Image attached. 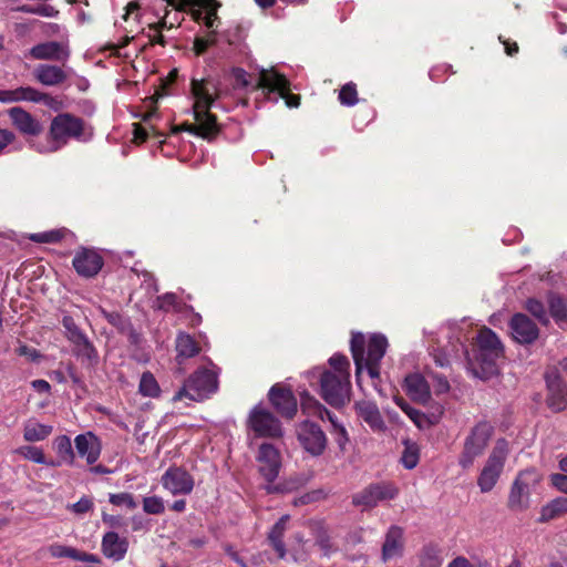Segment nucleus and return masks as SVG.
<instances>
[{"label": "nucleus", "mask_w": 567, "mask_h": 567, "mask_svg": "<svg viewBox=\"0 0 567 567\" xmlns=\"http://www.w3.org/2000/svg\"><path fill=\"white\" fill-rule=\"evenodd\" d=\"M503 346L494 331L483 328L478 331L473 353L467 359L468 370L481 380H489L498 373L497 360Z\"/></svg>", "instance_id": "nucleus-1"}, {"label": "nucleus", "mask_w": 567, "mask_h": 567, "mask_svg": "<svg viewBox=\"0 0 567 567\" xmlns=\"http://www.w3.org/2000/svg\"><path fill=\"white\" fill-rule=\"evenodd\" d=\"M85 133V123L81 117L71 113H60L50 123L48 142L35 144L39 153H54L64 147L70 140H82Z\"/></svg>", "instance_id": "nucleus-2"}, {"label": "nucleus", "mask_w": 567, "mask_h": 567, "mask_svg": "<svg viewBox=\"0 0 567 567\" xmlns=\"http://www.w3.org/2000/svg\"><path fill=\"white\" fill-rule=\"evenodd\" d=\"M365 339L362 333H354L351 338V352L355 364V372L359 375L363 368H367L372 379L379 377V364L384 357L388 340L382 334H373L368 342V353L364 357Z\"/></svg>", "instance_id": "nucleus-3"}, {"label": "nucleus", "mask_w": 567, "mask_h": 567, "mask_svg": "<svg viewBox=\"0 0 567 567\" xmlns=\"http://www.w3.org/2000/svg\"><path fill=\"white\" fill-rule=\"evenodd\" d=\"M212 369L199 368L190 374L184 382V385L176 392L173 400L200 402L209 398L218 389V371L210 362Z\"/></svg>", "instance_id": "nucleus-4"}, {"label": "nucleus", "mask_w": 567, "mask_h": 567, "mask_svg": "<svg viewBox=\"0 0 567 567\" xmlns=\"http://www.w3.org/2000/svg\"><path fill=\"white\" fill-rule=\"evenodd\" d=\"M350 378L344 373L336 374L323 371L320 377V394L331 406L339 408L350 400Z\"/></svg>", "instance_id": "nucleus-5"}, {"label": "nucleus", "mask_w": 567, "mask_h": 567, "mask_svg": "<svg viewBox=\"0 0 567 567\" xmlns=\"http://www.w3.org/2000/svg\"><path fill=\"white\" fill-rule=\"evenodd\" d=\"M493 434V426L487 422L477 423L464 441V447L458 458L463 468L473 465L476 457L485 451Z\"/></svg>", "instance_id": "nucleus-6"}, {"label": "nucleus", "mask_w": 567, "mask_h": 567, "mask_svg": "<svg viewBox=\"0 0 567 567\" xmlns=\"http://www.w3.org/2000/svg\"><path fill=\"white\" fill-rule=\"evenodd\" d=\"M192 94L194 117H205L206 121L217 122V117L210 113L214 102L219 99L218 85L212 80H192Z\"/></svg>", "instance_id": "nucleus-7"}, {"label": "nucleus", "mask_w": 567, "mask_h": 567, "mask_svg": "<svg viewBox=\"0 0 567 567\" xmlns=\"http://www.w3.org/2000/svg\"><path fill=\"white\" fill-rule=\"evenodd\" d=\"M400 493L399 487L389 481L371 483L352 496V504L363 511L372 509L382 502L395 499Z\"/></svg>", "instance_id": "nucleus-8"}, {"label": "nucleus", "mask_w": 567, "mask_h": 567, "mask_svg": "<svg viewBox=\"0 0 567 567\" xmlns=\"http://www.w3.org/2000/svg\"><path fill=\"white\" fill-rule=\"evenodd\" d=\"M507 454V442L498 440L478 476L477 484L481 492L487 493L493 489L503 472Z\"/></svg>", "instance_id": "nucleus-9"}, {"label": "nucleus", "mask_w": 567, "mask_h": 567, "mask_svg": "<svg viewBox=\"0 0 567 567\" xmlns=\"http://www.w3.org/2000/svg\"><path fill=\"white\" fill-rule=\"evenodd\" d=\"M256 89H264L268 92H278L289 107H298L300 96L290 93V82L287 78L274 69H262L259 72Z\"/></svg>", "instance_id": "nucleus-10"}, {"label": "nucleus", "mask_w": 567, "mask_h": 567, "mask_svg": "<svg viewBox=\"0 0 567 567\" xmlns=\"http://www.w3.org/2000/svg\"><path fill=\"white\" fill-rule=\"evenodd\" d=\"M296 434L302 449L312 456H320L327 449L328 439L323 430L315 422L306 420L296 427Z\"/></svg>", "instance_id": "nucleus-11"}, {"label": "nucleus", "mask_w": 567, "mask_h": 567, "mask_svg": "<svg viewBox=\"0 0 567 567\" xmlns=\"http://www.w3.org/2000/svg\"><path fill=\"white\" fill-rule=\"evenodd\" d=\"M250 429L258 435L265 437H281L282 429L279 420L271 412L261 406H256L249 414Z\"/></svg>", "instance_id": "nucleus-12"}, {"label": "nucleus", "mask_w": 567, "mask_h": 567, "mask_svg": "<svg viewBox=\"0 0 567 567\" xmlns=\"http://www.w3.org/2000/svg\"><path fill=\"white\" fill-rule=\"evenodd\" d=\"M301 409L303 412H308L318 415L321 420L327 417L333 426L334 441L341 451H344L349 442L348 433L346 429L340 425L334 415L331 414L322 404L310 396H305L301 402Z\"/></svg>", "instance_id": "nucleus-13"}, {"label": "nucleus", "mask_w": 567, "mask_h": 567, "mask_svg": "<svg viewBox=\"0 0 567 567\" xmlns=\"http://www.w3.org/2000/svg\"><path fill=\"white\" fill-rule=\"evenodd\" d=\"M257 461L259 472L268 483H272L281 467V455L277 447L269 443H262L259 447Z\"/></svg>", "instance_id": "nucleus-14"}, {"label": "nucleus", "mask_w": 567, "mask_h": 567, "mask_svg": "<svg viewBox=\"0 0 567 567\" xmlns=\"http://www.w3.org/2000/svg\"><path fill=\"white\" fill-rule=\"evenodd\" d=\"M162 484L173 495H187L194 488V480L181 467H171L162 476Z\"/></svg>", "instance_id": "nucleus-15"}, {"label": "nucleus", "mask_w": 567, "mask_h": 567, "mask_svg": "<svg viewBox=\"0 0 567 567\" xmlns=\"http://www.w3.org/2000/svg\"><path fill=\"white\" fill-rule=\"evenodd\" d=\"M545 378L548 388V406L555 412L563 411L567 406V386L557 374V370H547Z\"/></svg>", "instance_id": "nucleus-16"}, {"label": "nucleus", "mask_w": 567, "mask_h": 567, "mask_svg": "<svg viewBox=\"0 0 567 567\" xmlns=\"http://www.w3.org/2000/svg\"><path fill=\"white\" fill-rule=\"evenodd\" d=\"M72 262L76 272L86 278L96 276L103 267L102 256L97 251L87 248L76 251Z\"/></svg>", "instance_id": "nucleus-17"}, {"label": "nucleus", "mask_w": 567, "mask_h": 567, "mask_svg": "<svg viewBox=\"0 0 567 567\" xmlns=\"http://www.w3.org/2000/svg\"><path fill=\"white\" fill-rule=\"evenodd\" d=\"M509 327L514 339L519 343H533L539 336L535 322L524 313L514 315Z\"/></svg>", "instance_id": "nucleus-18"}, {"label": "nucleus", "mask_w": 567, "mask_h": 567, "mask_svg": "<svg viewBox=\"0 0 567 567\" xmlns=\"http://www.w3.org/2000/svg\"><path fill=\"white\" fill-rule=\"evenodd\" d=\"M8 114L13 126L22 134L35 136L43 131L40 121L20 106L11 107Z\"/></svg>", "instance_id": "nucleus-19"}, {"label": "nucleus", "mask_w": 567, "mask_h": 567, "mask_svg": "<svg viewBox=\"0 0 567 567\" xmlns=\"http://www.w3.org/2000/svg\"><path fill=\"white\" fill-rule=\"evenodd\" d=\"M269 400L279 414L291 419L297 413V400L292 392L280 386H272L269 391Z\"/></svg>", "instance_id": "nucleus-20"}, {"label": "nucleus", "mask_w": 567, "mask_h": 567, "mask_svg": "<svg viewBox=\"0 0 567 567\" xmlns=\"http://www.w3.org/2000/svg\"><path fill=\"white\" fill-rule=\"evenodd\" d=\"M30 55L37 60L66 61L70 56V50L64 43L49 41L32 47Z\"/></svg>", "instance_id": "nucleus-21"}, {"label": "nucleus", "mask_w": 567, "mask_h": 567, "mask_svg": "<svg viewBox=\"0 0 567 567\" xmlns=\"http://www.w3.org/2000/svg\"><path fill=\"white\" fill-rule=\"evenodd\" d=\"M404 391L416 403L426 404L431 399V391L427 381L420 373L406 375Z\"/></svg>", "instance_id": "nucleus-22"}, {"label": "nucleus", "mask_w": 567, "mask_h": 567, "mask_svg": "<svg viewBox=\"0 0 567 567\" xmlns=\"http://www.w3.org/2000/svg\"><path fill=\"white\" fill-rule=\"evenodd\" d=\"M75 449L81 457H85L87 464H94L101 454V443L92 433L80 434L74 440Z\"/></svg>", "instance_id": "nucleus-23"}, {"label": "nucleus", "mask_w": 567, "mask_h": 567, "mask_svg": "<svg viewBox=\"0 0 567 567\" xmlns=\"http://www.w3.org/2000/svg\"><path fill=\"white\" fill-rule=\"evenodd\" d=\"M168 6L175 8L178 11H183L185 7H198L207 10V14L204 18L205 25L212 28L214 21L217 18V10L220 3L217 0H165Z\"/></svg>", "instance_id": "nucleus-24"}, {"label": "nucleus", "mask_w": 567, "mask_h": 567, "mask_svg": "<svg viewBox=\"0 0 567 567\" xmlns=\"http://www.w3.org/2000/svg\"><path fill=\"white\" fill-rule=\"evenodd\" d=\"M355 411L358 416L367 423L372 431H385V422L383 421L379 408L370 401H360L355 403Z\"/></svg>", "instance_id": "nucleus-25"}, {"label": "nucleus", "mask_w": 567, "mask_h": 567, "mask_svg": "<svg viewBox=\"0 0 567 567\" xmlns=\"http://www.w3.org/2000/svg\"><path fill=\"white\" fill-rule=\"evenodd\" d=\"M101 547L104 556L118 561L125 557L128 542L126 538L120 537L117 533L109 532L103 536Z\"/></svg>", "instance_id": "nucleus-26"}, {"label": "nucleus", "mask_w": 567, "mask_h": 567, "mask_svg": "<svg viewBox=\"0 0 567 567\" xmlns=\"http://www.w3.org/2000/svg\"><path fill=\"white\" fill-rule=\"evenodd\" d=\"M33 75L38 82L47 86H55L68 79V73L60 66L53 64H40Z\"/></svg>", "instance_id": "nucleus-27"}, {"label": "nucleus", "mask_w": 567, "mask_h": 567, "mask_svg": "<svg viewBox=\"0 0 567 567\" xmlns=\"http://www.w3.org/2000/svg\"><path fill=\"white\" fill-rule=\"evenodd\" d=\"M403 550V530L399 526H391L385 535L382 546V560L388 561L400 556Z\"/></svg>", "instance_id": "nucleus-28"}, {"label": "nucleus", "mask_w": 567, "mask_h": 567, "mask_svg": "<svg viewBox=\"0 0 567 567\" xmlns=\"http://www.w3.org/2000/svg\"><path fill=\"white\" fill-rule=\"evenodd\" d=\"M524 474H519L514 481L508 496V507L514 511H522L527 506L529 495V484L524 480Z\"/></svg>", "instance_id": "nucleus-29"}, {"label": "nucleus", "mask_w": 567, "mask_h": 567, "mask_svg": "<svg viewBox=\"0 0 567 567\" xmlns=\"http://www.w3.org/2000/svg\"><path fill=\"white\" fill-rule=\"evenodd\" d=\"M194 124L185 123L181 126L179 130L209 141L219 134L220 125L217 122L206 121L204 116L202 118L199 116L194 117Z\"/></svg>", "instance_id": "nucleus-30"}, {"label": "nucleus", "mask_w": 567, "mask_h": 567, "mask_svg": "<svg viewBox=\"0 0 567 567\" xmlns=\"http://www.w3.org/2000/svg\"><path fill=\"white\" fill-rule=\"evenodd\" d=\"M176 352H177V361L182 363L184 359L193 358L197 355L200 351L198 343L194 340V338L185 332H181L176 338Z\"/></svg>", "instance_id": "nucleus-31"}, {"label": "nucleus", "mask_w": 567, "mask_h": 567, "mask_svg": "<svg viewBox=\"0 0 567 567\" xmlns=\"http://www.w3.org/2000/svg\"><path fill=\"white\" fill-rule=\"evenodd\" d=\"M567 514V497H557L542 507L538 520L547 523Z\"/></svg>", "instance_id": "nucleus-32"}, {"label": "nucleus", "mask_w": 567, "mask_h": 567, "mask_svg": "<svg viewBox=\"0 0 567 567\" xmlns=\"http://www.w3.org/2000/svg\"><path fill=\"white\" fill-rule=\"evenodd\" d=\"M53 431L51 425L41 424L30 420L24 424L23 437L28 442H38L47 439Z\"/></svg>", "instance_id": "nucleus-33"}, {"label": "nucleus", "mask_w": 567, "mask_h": 567, "mask_svg": "<svg viewBox=\"0 0 567 567\" xmlns=\"http://www.w3.org/2000/svg\"><path fill=\"white\" fill-rule=\"evenodd\" d=\"M289 519L288 515L282 516L272 527V529L269 533V540L275 548V550L278 553L279 558H284L286 555L285 545L281 540L284 533L286 530V524Z\"/></svg>", "instance_id": "nucleus-34"}, {"label": "nucleus", "mask_w": 567, "mask_h": 567, "mask_svg": "<svg viewBox=\"0 0 567 567\" xmlns=\"http://www.w3.org/2000/svg\"><path fill=\"white\" fill-rule=\"evenodd\" d=\"M53 449L60 461L72 465L74 463L75 454L72 449L71 439L68 435H60L53 441Z\"/></svg>", "instance_id": "nucleus-35"}, {"label": "nucleus", "mask_w": 567, "mask_h": 567, "mask_svg": "<svg viewBox=\"0 0 567 567\" xmlns=\"http://www.w3.org/2000/svg\"><path fill=\"white\" fill-rule=\"evenodd\" d=\"M74 347L76 355L80 357L85 364L93 367L97 363V351L86 337L74 343Z\"/></svg>", "instance_id": "nucleus-36"}, {"label": "nucleus", "mask_w": 567, "mask_h": 567, "mask_svg": "<svg viewBox=\"0 0 567 567\" xmlns=\"http://www.w3.org/2000/svg\"><path fill=\"white\" fill-rule=\"evenodd\" d=\"M549 309L556 321L567 322V300H564L558 296H550Z\"/></svg>", "instance_id": "nucleus-37"}, {"label": "nucleus", "mask_w": 567, "mask_h": 567, "mask_svg": "<svg viewBox=\"0 0 567 567\" xmlns=\"http://www.w3.org/2000/svg\"><path fill=\"white\" fill-rule=\"evenodd\" d=\"M24 458L27 460H30L34 463H38V464H47V465H50V466H55L58 465L59 463H55L53 461L51 462H47L45 460V456L42 452L41 449L39 447H35V446H22L19 449L18 451Z\"/></svg>", "instance_id": "nucleus-38"}, {"label": "nucleus", "mask_w": 567, "mask_h": 567, "mask_svg": "<svg viewBox=\"0 0 567 567\" xmlns=\"http://www.w3.org/2000/svg\"><path fill=\"white\" fill-rule=\"evenodd\" d=\"M140 392L145 396H156L159 393V386L151 372H144L140 381Z\"/></svg>", "instance_id": "nucleus-39"}, {"label": "nucleus", "mask_w": 567, "mask_h": 567, "mask_svg": "<svg viewBox=\"0 0 567 567\" xmlns=\"http://www.w3.org/2000/svg\"><path fill=\"white\" fill-rule=\"evenodd\" d=\"M329 364L332 373L341 374L344 373L346 377L350 378V362L346 355L334 354L329 359Z\"/></svg>", "instance_id": "nucleus-40"}, {"label": "nucleus", "mask_w": 567, "mask_h": 567, "mask_svg": "<svg viewBox=\"0 0 567 567\" xmlns=\"http://www.w3.org/2000/svg\"><path fill=\"white\" fill-rule=\"evenodd\" d=\"M62 324L65 329L66 338L74 344L80 340L85 338V334L80 330V328L75 324L73 318L64 317L62 320Z\"/></svg>", "instance_id": "nucleus-41"}, {"label": "nucleus", "mask_w": 567, "mask_h": 567, "mask_svg": "<svg viewBox=\"0 0 567 567\" xmlns=\"http://www.w3.org/2000/svg\"><path fill=\"white\" fill-rule=\"evenodd\" d=\"M526 310L529 311L540 323L548 322L547 311L545 306L537 299L530 298L526 301Z\"/></svg>", "instance_id": "nucleus-42"}, {"label": "nucleus", "mask_w": 567, "mask_h": 567, "mask_svg": "<svg viewBox=\"0 0 567 567\" xmlns=\"http://www.w3.org/2000/svg\"><path fill=\"white\" fill-rule=\"evenodd\" d=\"M143 511L151 515H161L165 512V505L158 496H147L143 498Z\"/></svg>", "instance_id": "nucleus-43"}, {"label": "nucleus", "mask_w": 567, "mask_h": 567, "mask_svg": "<svg viewBox=\"0 0 567 567\" xmlns=\"http://www.w3.org/2000/svg\"><path fill=\"white\" fill-rule=\"evenodd\" d=\"M103 317L120 331H125L130 327V321L127 318L122 316L120 312H109L105 309H100Z\"/></svg>", "instance_id": "nucleus-44"}, {"label": "nucleus", "mask_w": 567, "mask_h": 567, "mask_svg": "<svg viewBox=\"0 0 567 567\" xmlns=\"http://www.w3.org/2000/svg\"><path fill=\"white\" fill-rule=\"evenodd\" d=\"M357 95L358 93L355 85L352 83H348L341 87L339 93V100L341 104L352 106L358 102Z\"/></svg>", "instance_id": "nucleus-45"}, {"label": "nucleus", "mask_w": 567, "mask_h": 567, "mask_svg": "<svg viewBox=\"0 0 567 567\" xmlns=\"http://www.w3.org/2000/svg\"><path fill=\"white\" fill-rule=\"evenodd\" d=\"M109 501L115 506H126L130 509L137 507V503L130 493L111 494Z\"/></svg>", "instance_id": "nucleus-46"}, {"label": "nucleus", "mask_w": 567, "mask_h": 567, "mask_svg": "<svg viewBox=\"0 0 567 567\" xmlns=\"http://www.w3.org/2000/svg\"><path fill=\"white\" fill-rule=\"evenodd\" d=\"M34 103H41L53 111H60L63 107V103L60 99L40 91L37 92Z\"/></svg>", "instance_id": "nucleus-47"}, {"label": "nucleus", "mask_w": 567, "mask_h": 567, "mask_svg": "<svg viewBox=\"0 0 567 567\" xmlns=\"http://www.w3.org/2000/svg\"><path fill=\"white\" fill-rule=\"evenodd\" d=\"M419 462V452L417 449L413 445H409L405 447L402 455V463L405 468L412 470L416 466Z\"/></svg>", "instance_id": "nucleus-48"}, {"label": "nucleus", "mask_w": 567, "mask_h": 567, "mask_svg": "<svg viewBox=\"0 0 567 567\" xmlns=\"http://www.w3.org/2000/svg\"><path fill=\"white\" fill-rule=\"evenodd\" d=\"M17 11L32 13V14H39L42 17H52L54 13H56V11H54V9L49 6L31 7L28 4H23L21 7H18Z\"/></svg>", "instance_id": "nucleus-49"}, {"label": "nucleus", "mask_w": 567, "mask_h": 567, "mask_svg": "<svg viewBox=\"0 0 567 567\" xmlns=\"http://www.w3.org/2000/svg\"><path fill=\"white\" fill-rule=\"evenodd\" d=\"M38 90L31 86L16 87L17 102H35Z\"/></svg>", "instance_id": "nucleus-50"}, {"label": "nucleus", "mask_w": 567, "mask_h": 567, "mask_svg": "<svg viewBox=\"0 0 567 567\" xmlns=\"http://www.w3.org/2000/svg\"><path fill=\"white\" fill-rule=\"evenodd\" d=\"M61 238L62 235L59 230L39 233L31 236V239L37 243H58Z\"/></svg>", "instance_id": "nucleus-51"}, {"label": "nucleus", "mask_w": 567, "mask_h": 567, "mask_svg": "<svg viewBox=\"0 0 567 567\" xmlns=\"http://www.w3.org/2000/svg\"><path fill=\"white\" fill-rule=\"evenodd\" d=\"M93 506V503L87 497H82L79 502L71 506V509L76 514L87 513Z\"/></svg>", "instance_id": "nucleus-52"}, {"label": "nucleus", "mask_w": 567, "mask_h": 567, "mask_svg": "<svg viewBox=\"0 0 567 567\" xmlns=\"http://www.w3.org/2000/svg\"><path fill=\"white\" fill-rule=\"evenodd\" d=\"M551 483L558 491L567 494V473L553 474Z\"/></svg>", "instance_id": "nucleus-53"}, {"label": "nucleus", "mask_w": 567, "mask_h": 567, "mask_svg": "<svg viewBox=\"0 0 567 567\" xmlns=\"http://www.w3.org/2000/svg\"><path fill=\"white\" fill-rule=\"evenodd\" d=\"M176 295L165 293L164 296L157 299L158 308L167 311L171 307H174L176 305Z\"/></svg>", "instance_id": "nucleus-54"}, {"label": "nucleus", "mask_w": 567, "mask_h": 567, "mask_svg": "<svg viewBox=\"0 0 567 567\" xmlns=\"http://www.w3.org/2000/svg\"><path fill=\"white\" fill-rule=\"evenodd\" d=\"M16 140L13 132L0 127V153Z\"/></svg>", "instance_id": "nucleus-55"}, {"label": "nucleus", "mask_w": 567, "mask_h": 567, "mask_svg": "<svg viewBox=\"0 0 567 567\" xmlns=\"http://www.w3.org/2000/svg\"><path fill=\"white\" fill-rule=\"evenodd\" d=\"M419 427L422 426L423 422L425 421V415L421 411L409 408V411L405 413Z\"/></svg>", "instance_id": "nucleus-56"}, {"label": "nucleus", "mask_w": 567, "mask_h": 567, "mask_svg": "<svg viewBox=\"0 0 567 567\" xmlns=\"http://www.w3.org/2000/svg\"><path fill=\"white\" fill-rule=\"evenodd\" d=\"M434 380H435L434 389L437 394L445 393L449 391L450 384H449L446 378H444L442 375H435Z\"/></svg>", "instance_id": "nucleus-57"}, {"label": "nucleus", "mask_w": 567, "mask_h": 567, "mask_svg": "<svg viewBox=\"0 0 567 567\" xmlns=\"http://www.w3.org/2000/svg\"><path fill=\"white\" fill-rule=\"evenodd\" d=\"M213 43L210 40H205L202 38H196L194 41V50L197 55L203 54L207 48Z\"/></svg>", "instance_id": "nucleus-58"}, {"label": "nucleus", "mask_w": 567, "mask_h": 567, "mask_svg": "<svg viewBox=\"0 0 567 567\" xmlns=\"http://www.w3.org/2000/svg\"><path fill=\"white\" fill-rule=\"evenodd\" d=\"M0 102L16 103L17 102L16 89L0 90Z\"/></svg>", "instance_id": "nucleus-59"}, {"label": "nucleus", "mask_w": 567, "mask_h": 567, "mask_svg": "<svg viewBox=\"0 0 567 567\" xmlns=\"http://www.w3.org/2000/svg\"><path fill=\"white\" fill-rule=\"evenodd\" d=\"M31 384H32L33 389H35L38 392L47 393L50 390V384L45 380H42V379L34 380V381H32Z\"/></svg>", "instance_id": "nucleus-60"}, {"label": "nucleus", "mask_w": 567, "mask_h": 567, "mask_svg": "<svg viewBox=\"0 0 567 567\" xmlns=\"http://www.w3.org/2000/svg\"><path fill=\"white\" fill-rule=\"evenodd\" d=\"M17 351L20 355H27V357L31 358L32 360H34L38 357L37 351L27 346H20Z\"/></svg>", "instance_id": "nucleus-61"}, {"label": "nucleus", "mask_w": 567, "mask_h": 567, "mask_svg": "<svg viewBox=\"0 0 567 567\" xmlns=\"http://www.w3.org/2000/svg\"><path fill=\"white\" fill-rule=\"evenodd\" d=\"M147 37L150 39V44H152V45L157 43V44L164 47L166 44L164 35L161 34L159 32H156V34L147 33Z\"/></svg>", "instance_id": "nucleus-62"}, {"label": "nucleus", "mask_w": 567, "mask_h": 567, "mask_svg": "<svg viewBox=\"0 0 567 567\" xmlns=\"http://www.w3.org/2000/svg\"><path fill=\"white\" fill-rule=\"evenodd\" d=\"M447 567H474L466 558L457 557Z\"/></svg>", "instance_id": "nucleus-63"}, {"label": "nucleus", "mask_w": 567, "mask_h": 567, "mask_svg": "<svg viewBox=\"0 0 567 567\" xmlns=\"http://www.w3.org/2000/svg\"><path fill=\"white\" fill-rule=\"evenodd\" d=\"M173 24H167V21L165 18H163L158 23H151L148 24V29L154 32H159L164 28H172Z\"/></svg>", "instance_id": "nucleus-64"}]
</instances>
